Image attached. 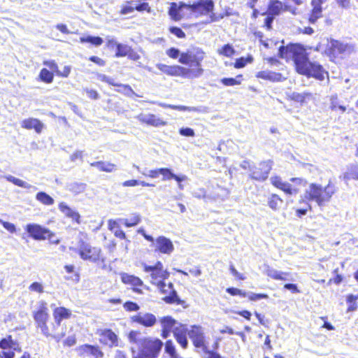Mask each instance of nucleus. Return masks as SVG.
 <instances>
[{
  "mask_svg": "<svg viewBox=\"0 0 358 358\" xmlns=\"http://www.w3.org/2000/svg\"><path fill=\"white\" fill-rule=\"evenodd\" d=\"M172 109L178 110L180 111L198 112V113H201V112L204 111L201 108L190 107V106H176V105H173Z\"/></svg>",
  "mask_w": 358,
  "mask_h": 358,
  "instance_id": "nucleus-43",
  "label": "nucleus"
},
{
  "mask_svg": "<svg viewBox=\"0 0 358 358\" xmlns=\"http://www.w3.org/2000/svg\"><path fill=\"white\" fill-rule=\"evenodd\" d=\"M336 190L335 185L331 182L325 187L311 183L306 190L305 197L308 200L315 201L318 206H323L330 201Z\"/></svg>",
  "mask_w": 358,
  "mask_h": 358,
  "instance_id": "nucleus-4",
  "label": "nucleus"
},
{
  "mask_svg": "<svg viewBox=\"0 0 358 358\" xmlns=\"http://www.w3.org/2000/svg\"><path fill=\"white\" fill-rule=\"evenodd\" d=\"M252 60H253V58L252 56H249L247 58L241 57L236 60V62L234 64V67L236 69L243 68L246 65L247 63H251L252 62Z\"/></svg>",
  "mask_w": 358,
  "mask_h": 358,
  "instance_id": "nucleus-46",
  "label": "nucleus"
},
{
  "mask_svg": "<svg viewBox=\"0 0 358 358\" xmlns=\"http://www.w3.org/2000/svg\"><path fill=\"white\" fill-rule=\"evenodd\" d=\"M78 252L83 260L96 262L99 259L101 249L92 247L84 241H80L78 245Z\"/></svg>",
  "mask_w": 358,
  "mask_h": 358,
  "instance_id": "nucleus-9",
  "label": "nucleus"
},
{
  "mask_svg": "<svg viewBox=\"0 0 358 358\" xmlns=\"http://www.w3.org/2000/svg\"><path fill=\"white\" fill-rule=\"evenodd\" d=\"M80 41L81 43H90L95 46H99L103 43V39L101 37L92 36L81 37Z\"/></svg>",
  "mask_w": 358,
  "mask_h": 358,
  "instance_id": "nucleus-41",
  "label": "nucleus"
},
{
  "mask_svg": "<svg viewBox=\"0 0 358 358\" xmlns=\"http://www.w3.org/2000/svg\"><path fill=\"white\" fill-rule=\"evenodd\" d=\"M100 342L109 347L117 345V337L110 329L103 330L100 335Z\"/></svg>",
  "mask_w": 358,
  "mask_h": 358,
  "instance_id": "nucleus-21",
  "label": "nucleus"
},
{
  "mask_svg": "<svg viewBox=\"0 0 358 358\" xmlns=\"http://www.w3.org/2000/svg\"><path fill=\"white\" fill-rule=\"evenodd\" d=\"M21 126L27 129H34L37 134H41L44 128L43 123L36 118L25 119L22 121Z\"/></svg>",
  "mask_w": 358,
  "mask_h": 358,
  "instance_id": "nucleus-23",
  "label": "nucleus"
},
{
  "mask_svg": "<svg viewBox=\"0 0 358 358\" xmlns=\"http://www.w3.org/2000/svg\"><path fill=\"white\" fill-rule=\"evenodd\" d=\"M136 119L142 123L155 127L165 126L167 124L166 121L150 113H141L136 117Z\"/></svg>",
  "mask_w": 358,
  "mask_h": 358,
  "instance_id": "nucleus-12",
  "label": "nucleus"
},
{
  "mask_svg": "<svg viewBox=\"0 0 358 358\" xmlns=\"http://www.w3.org/2000/svg\"><path fill=\"white\" fill-rule=\"evenodd\" d=\"M279 189L282 190L283 192H285L286 194H293L297 193L296 189H293L292 187V185L289 183L286 182H285L284 184H282L281 187H280Z\"/></svg>",
  "mask_w": 358,
  "mask_h": 358,
  "instance_id": "nucleus-53",
  "label": "nucleus"
},
{
  "mask_svg": "<svg viewBox=\"0 0 358 358\" xmlns=\"http://www.w3.org/2000/svg\"><path fill=\"white\" fill-rule=\"evenodd\" d=\"M156 66L159 70L169 76H177L178 66H168L164 64H157Z\"/></svg>",
  "mask_w": 358,
  "mask_h": 358,
  "instance_id": "nucleus-38",
  "label": "nucleus"
},
{
  "mask_svg": "<svg viewBox=\"0 0 358 358\" xmlns=\"http://www.w3.org/2000/svg\"><path fill=\"white\" fill-rule=\"evenodd\" d=\"M165 353L162 358H181L176 353L175 347L171 341H166L165 344Z\"/></svg>",
  "mask_w": 358,
  "mask_h": 358,
  "instance_id": "nucleus-34",
  "label": "nucleus"
},
{
  "mask_svg": "<svg viewBox=\"0 0 358 358\" xmlns=\"http://www.w3.org/2000/svg\"><path fill=\"white\" fill-rule=\"evenodd\" d=\"M159 174L163 176V180L173 179L174 173H172L171 170L168 168L159 169Z\"/></svg>",
  "mask_w": 358,
  "mask_h": 358,
  "instance_id": "nucleus-49",
  "label": "nucleus"
},
{
  "mask_svg": "<svg viewBox=\"0 0 358 358\" xmlns=\"http://www.w3.org/2000/svg\"><path fill=\"white\" fill-rule=\"evenodd\" d=\"M29 289L38 293H42L43 292V286L41 283L35 282L30 285Z\"/></svg>",
  "mask_w": 358,
  "mask_h": 358,
  "instance_id": "nucleus-55",
  "label": "nucleus"
},
{
  "mask_svg": "<svg viewBox=\"0 0 358 358\" xmlns=\"http://www.w3.org/2000/svg\"><path fill=\"white\" fill-rule=\"evenodd\" d=\"M324 0H312L311 6L313 7L308 21L311 24H315L318 19L322 17V4Z\"/></svg>",
  "mask_w": 358,
  "mask_h": 358,
  "instance_id": "nucleus-17",
  "label": "nucleus"
},
{
  "mask_svg": "<svg viewBox=\"0 0 358 358\" xmlns=\"http://www.w3.org/2000/svg\"><path fill=\"white\" fill-rule=\"evenodd\" d=\"M86 184L83 182H71L67 185L69 191L75 194H78L83 192L85 190Z\"/></svg>",
  "mask_w": 358,
  "mask_h": 358,
  "instance_id": "nucleus-36",
  "label": "nucleus"
},
{
  "mask_svg": "<svg viewBox=\"0 0 358 358\" xmlns=\"http://www.w3.org/2000/svg\"><path fill=\"white\" fill-rule=\"evenodd\" d=\"M140 335L136 331H131L129 335L131 342L141 345L138 358H157L163 343L159 339L139 338Z\"/></svg>",
  "mask_w": 358,
  "mask_h": 358,
  "instance_id": "nucleus-2",
  "label": "nucleus"
},
{
  "mask_svg": "<svg viewBox=\"0 0 358 358\" xmlns=\"http://www.w3.org/2000/svg\"><path fill=\"white\" fill-rule=\"evenodd\" d=\"M170 32L176 35L178 38H182L185 37V32L179 27H172L170 28Z\"/></svg>",
  "mask_w": 358,
  "mask_h": 358,
  "instance_id": "nucleus-57",
  "label": "nucleus"
},
{
  "mask_svg": "<svg viewBox=\"0 0 358 358\" xmlns=\"http://www.w3.org/2000/svg\"><path fill=\"white\" fill-rule=\"evenodd\" d=\"M136 10L138 11H143L147 10L148 13L150 12V8L149 6V4L148 3H141L138 2V4H136V7H135Z\"/></svg>",
  "mask_w": 358,
  "mask_h": 358,
  "instance_id": "nucleus-61",
  "label": "nucleus"
},
{
  "mask_svg": "<svg viewBox=\"0 0 358 358\" xmlns=\"http://www.w3.org/2000/svg\"><path fill=\"white\" fill-rule=\"evenodd\" d=\"M247 296H248L251 301H258L262 299H267L268 297L267 294H255L252 292L247 293Z\"/></svg>",
  "mask_w": 358,
  "mask_h": 358,
  "instance_id": "nucleus-54",
  "label": "nucleus"
},
{
  "mask_svg": "<svg viewBox=\"0 0 358 358\" xmlns=\"http://www.w3.org/2000/svg\"><path fill=\"white\" fill-rule=\"evenodd\" d=\"M136 169L138 171L141 172L140 169L138 166H136ZM142 174L145 176H148L152 178H158L160 172L159 169H155V170H145L143 171H141Z\"/></svg>",
  "mask_w": 358,
  "mask_h": 358,
  "instance_id": "nucleus-48",
  "label": "nucleus"
},
{
  "mask_svg": "<svg viewBox=\"0 0 358 358\" xmlns=\"http://www.w3.org/2000/svg\"><path fill=\"white\" fill-rule=\"evenodd\" d=\"M203 69L202 67L188 69L182 66H178L177 76H182L187 78H197L201 77L203 73Z\"/></svg>",
  "mask_w": 358,
  "mask_h": 358,
  "instance_id": "nucleus-16",
  "label": "nucleus"
},
{
  "mask_svg": "<svg viewBox=\"0 0 358 358\" xmlns=\"http://www.w3.org/2000/svg\"><path fill=\"white\" fill-rule=\"evenodd\" d=\"M282 8L283 4L281 1L278 0H271L268 3L267 12L262 15L268 14L273 16L278 15L282 10Z\"/></svg>",
  "mask_w": 358,
  "mask_h": 358,
  "instance_id": "nucleus-28",
  "label": "nucleus"
},
{
  "mask_svg": "<svg viewBox=\"0 0 358 358\" xmlns=\"http://www.w3.org/2000/svg\"><path fill=\"white\" fill-rule=\"evenodd\" d=\"M167 55L173 59L178 58L179 56L180 57V51L178 49L175 48H171L167 50Z\"/></svg>",
  "mask_w": 358,
  "mask_h": 358,
  "instance_id": "nucleus-62",
  "label": "nucleus"
},
{
  "mask_svg": "<svg viewBox=\"0 0 358 358\" xmlns=\"http://www.w3.org/2000/svg\"><path fill=\"white\" fill-rule=\"evenodd\" d=\"M5 178L8 181L13 182L14 185H15L17 186H19V187H23L25 189H33L34 190L36 189V187L35 186H33L32 185H31L22 180L17 178L13 176H10V175L6 176Z\"/></svg>",
  "mask_w": 358,
  "mask_h": 358,
  "instance_id": "nucleus-33",
  "label": "nucleus"
},
{
  "mask_svg": "<svg viewBox=\"0 0 358 358\" xmlns=\"http://www.w3.org/2000/svg\"><path fill=\"white\" fill-rule=\"evenodd\" d=\"M187 331V329L185 325H180V327H176L173 331L176 339L183 348H186L188 345L186 337Z\"/></svg>",
  "mask_w": 358,
  "mask_h": 358,
  "instance_id": "nucleus-25",
  "label": "nucleus"
},
{
  "mask_svg": "<svg viewBox=\"0 0 358 358\" xmlns=\"http://www.w3.org/2000/svg\"><path fill=\"white\" fill-rule=\"evenodd\" d=\"M259 78L270 80L272 82H280L285 78L282 77L280 73H275L271 71H262L257 73L256 76Z\"/></svg>",
  "mask_w": 358,
  "mask_h": 358,
  "instance_id": "nucleus-27",
  "label": "nucleus"
},
{
  "mask_svg": "<svg viewBox=\"0 0 358 358\" xmlns=\"http://www.w3.org/2000/svg\"><path fill=\"white\" fill-rule=\"evenodd\" d=\"M215 4L213 0H197L192 3H187V9L190 11L189 16H194L196 18L202 16H210L213 11Z\"/></svg>",
  "mask_w": 358,
  "mask_h": 358,
  "instance_id": "nucleus-5",
  "label": "nucleus"
},
{
  "mask_svg": "<svg viewBox=\"0 0 358 358\" xmlns=\"http://www.w3.org/2000/svg\"><path fill=\"white\" fill-rule=\"evenodd\" d=\"M193 196L198 199H204L206 196V192L204 189H199L193 192Z\"/></svg>",
  "mask_w": 358,
  "mask_h": 358,
  "instance_id": "nucleus-64",
  "label": "nucleus"
},
{
  "mask_svg": "<svg viewBox=\"0 0 358 358\" xmlns=\"http://www.w3.org/2000/svg\"><path fill=\"white\" fill-rule=\"evenodd\" d=\"M188 335L196 347L202 348L205 346L203 331L201 327H192V329L188 331Z\"/></svg>",
  "mask_w": 358,
  "mask_h": 358,
  "instance_id": "nucleus-15",
  "label": "nucleus"
},
{
  "mask_svg": "<svg viewBox=\"0 0 358 358\" xmlns=\"http://www.w3.org/2000/svg\"><path fill=\"white\" fill-rule=\"evenodd\" d=\"M26 231L30 236L35 240H51L54 234L48 229H45L37 224H29L26 226Z\"/></svg>",
  "mask_w": 358,
  "mask_h": 358,
  "instance_id": "nucleus-11",
  "label": "nucleus"
},
{
  "mask_svg": "<svg viewBox=\"0 0 358 358\" xmlns=\"http://www.w3.org/2000/svg\"><path fill=\"white\" fill-rule=\"evenodd\" d=\"M0 222L3 224V227L10 233H14L15 231V226L13 224L8 222H3L1 220Z\"/></svg>",
  "mask_w": 358,
  "mask_h": 358,
  "instance_id": "nucleus-63",
  "label": "nucleus"
},
{
  "mask_svg": "<svg viewBox=\"0 0 358 358\" xmlns=\"http://www.w3.org/2000/svg\"><path fill=\"white\" fill-rule=\"evenodd\" d=\"M0 348L8 350V352L20 351L19 343L13 339L12 336L8 335L0 341Z\"/></svg>",
  "mask_w": 358,
  "mask_h": 358,
  "instance_id": "nucleus-22",
  "label": "nucleus"
},
{
  "mask_svg": "<svg viewBox=\"0 0 358 358\" xmlns=\"http://www.w3.org/2000/svg\"><path fill=\"white\" fill-rule=\"evenodd\" d=\"M270 181L271 182V184L275 186V187L277 188H280L281 187V186L282 185V184H284L285 182H283L281 179V178L280 176H272L271 178H270Z\"/></svg>",
  "mask_w": 358,
  "mask_h": 358,
  "instance_id": "nucleus-58",
  "label": "nucleus"
},
{
  "mask_svg": "<svg viewBox=\"0 0 358 358\" xmlns=\"http://www.w3.org/2000/svg\"><path fill=\"white\" fill-rule=\"evenodd\" d=\"M265 273L268 277H270L274 280H278V278H281L278 274L279 271L274 269L270 266H267Z\"/></svg>",
  "mask_w": 358,
  "mask_h": 358,
  "instance_id": "nucleus-52",
  "label": "nucleus"
},
{
  "mask_svg": "<svg viewBox=\"0 0 358 358\" xmlns=\"http://www.w3.org/2000/svg\"><path fill=\"white\" fill-rule=\"evenodd\" d=\"M91 166L97 168L101 171L111 173L116 170V165L107 162H95L90 164Z\"/></svg>",
  "mask_w": 358,
  "mask_h": 358,
  "instance_id": "nucleus-30",
  "label": "nucleus"
},
{
  "mask_svg": "<svg viewBox=\"0 0 358 358\" xmlns=\"http://www.w3.org/2000/svg\"><path fill=\"white\" fill-rule=\"evenodd\" d=\"M279 55L281 58L292 59L296 71L308 77H314L323 80L328 76L321 65L312 63L308 60L307 53L303 47L299 44H290L281 46L279 48Z\"/></svg>",
  "mask_w": 358,
  "mask_h": 358,
  "instance_id": "nucleus-1",
  "label": "nucleus"
},
{
  "mask_svg": "<svg viewBox=\"0 0 358 358\" xmlns=\"http://www.w3.org/2000/svg\"><path fill=\"white\" fill-rule=\"evenodd\" d=\"M348 44L343 43L336 40H331L329 43V50L334 56L344 53L350 50Z\"/></svg>",
  "mask_w": 358,
  "mask_h": 358,
  "instance_id": "nucleus-26",
  "label": "nucleus"
},
{
  "mask_svg": "<svg viewBox=\"0 0 358 358\" xmlns=\"http://www.w3.org/2000/svg\"><path fill=\"white\" fill-rule=\"evenodd\" d=\"M150 247L154 248L156 252L164 255H171L174 250V245L172 241L164 236H160L156 239L153 238Z\"/></svg>",
  "mask_w": 358,
  "mask_h": 358,
  "instance_id": "nucleus-10",
  "label": "nucleus"
},
{
  "mask_svg": "<svg viewBox=\"0 0 358 358\" xmlns=\"http://www.w3.org/2000/svg\"><path fill=\"white\" fill-rule=\"evenodd\" d=\"M59 209L63 214L65 215V216L72 219V220L75 221L77 224L80 223V214L76 210L71 208L64 202H61L59 204Z\"/></svg>",
  "mask_w": 358,
  "mask_h": 358,
  "instance_id": "nucleus-24",
  "label": "nucleus"
},
{
  "mask_svg": "<svg viewBox=\"0 0 358 358\" xmlns=\"http://www.w3.org/2000/svg\"><path fill=\"white\" fill-rule=\"evenodd\" d=\"M40 78L43 82L50 83L53 80V74L46 69H41L40 72Z\"/></svg>",
  "mask_w": 358,
  "mask_h": 358,
  "instance_id": "nucleus-44",
  "label": "nucleus"
},
{
  "mask_svg": "<svg viewBox=\"0 0 358 358\" xmlns=\"http://www.w3.org/2000/svg\"><path fill=\"white\" fill-rule=\"evenodd\" d=\"M224 17L223 15H217L213 11H212L210 16L204 22L205 24H210L214 22H217Z\"/></svg>",
  "mask_w": 358,
  "mask_h": 358,
  "instance_id": "nucleus-56",
  "label": "nucleus"
},
{
  "mask_svg": "<svg viewBox=\"0 0 358 358\" xmlns=\"http://www.w3.org/2000/svg\"><path fill=\"white\" fill-rule=\"evenodd\" d=\"M122 280L125 284H130L134 286H141L143 285V281L139 278L127 273H124L122 275Z\"/></svg>",
  "mask_w": 358,
  "mask_h": 358,
  "instance_id": "nucleus-35",
  "label": "nucleus"
},
{
  "mask_svg": "<svg viewBox=\"0 0 358 358\" xmlns=\"http://www.w3.org/2000/svg\"><path fill=\"white\" fill-rule=\"evenodd\" d=\"M132 320L145 327H152L156 322V317L151 313H140L132 317Z\"/></svg>",
  "mask_w": 358,
  "mask_h": 358,
  "instance_id": "nucleus-20",
  "label": "nucleus"
},
{
  "mask_svg": "<svg viewBox=\"0 0 358 358\" xmlns=\"http://www.w3.org/2000/svg\"><path fill=\"white\" fill-rule=\"evenodd\" d=\"M242 76H238L236 78H224L221 80V83L226 86H234L236 85L241 84V80H238V78H241Z\"/></svg>",
  "mask_w": 358,
  "mask_h": 358,
  "instance_id": "nucleus-47",
  "label": "nucleus"
},
{
  "mask_svg": "<svg viewBox=\"0 0 358 358\" xmlns=\"http://www.w3.org/2000/svg\"><path fill=\"white\" fill-rule=\"evenodd\" d=\"M205 52L201 48H192L180 54L179 62L196 68L201 67V62L205 57Z\"/></svg>",
  "mask_w": 358,
  "mask_h": 358,
  "instance_id": "nucleus-6",
  "label": "nucleus"
},
{
  "mask_svg": "<svg viewBox=\"0 0 358 358\" xmlns=\"http://www.w3.org/2000/svg\"><path fill=\"white\" fill-rule=\"evenodd\" d=\"M144 271L146 273H150L151 276V282L155 285H157L158 282L160 280L164 281L165 279L168 278L169 276V273L168 271H158L152 268V266H148L146 264H143Z\"/></svg>",
  "mask_w": 358,
  "mask_h": 358,
  "instance_id": "nucleus-14",
  "label": "nucleus"
},
{
  "mask_svg": "<svg viewBox=\"0 0 358 358\" xmlns=\"http://www.w3.org/2000/svg\"><path fill=\"white\" fill-rule=\"evenodd\" d=\"M115 86L119 87L117 90H116L117 92L122 93L129 97H131L133 95H136L129 85L117 83V85Z\"/></svg>",
  "mask_w": 358,
  "mask_h": 358,
  "instance_id": "nucleus-40",
  "label": "nucleus"
},
{
  "mask_svg": "<svg viewBox=\"0 0 358 358\" xmlns=\"http://www.w3.org/2000/svg\"><path fill=\"white\" fill-rule=\"evenodd\" d=\"M273 164L271 159L262 161L257 165L252 163L251 173H249L250 178L258 182L265 181L272 169Z\"/></svg>",
  "mask_w": 358,
  "mask_h": 358,
  "instance_id": "nucleus-7",
  "label": "nucleus"
},
{
  "mask_svg": "<svg viewBox=\"0 0 358 358\" xmlns=\"http://www.w3.org/2000/svg\"><path fill=\"white\" fill-rule=\"evenodd\" d=\"M343 179L345 181L350 180H358V164H353L348 167L347 171L343 174Z\"/></svg>",
  "mask_w": 358,
  "mask_h": 358,
  "instance_id": "nucleus-32",
  "label": "nucleus"
},
{
  "mask_svg": "<svg viewBox=\"0 0 358 358\" xmlns=\"http://www.w3.org/2000/svg\"><path fill=\"white\" fill-rule=\"evenodd\" d=\"M157 288L166 296L163 300L167 303H176L178 305H183L185 301L181 300L178 296L177 292L173 289L172 283L166 285L164 281L160 280L157 282Z\"/></svg>",
  "mask_w": 358,
  "mask_h": 358,
  "instance_id": "nucleus-8",
  "label": "nucleus"
},
{
  "mask_svg": "<svg viewBox=\"0 0 358 358\" xmlns=\"http://www.w3.org/2000/svg\"><path fill=\"white\" fill-rule=\"evenodd\" d=\"M179 133L180 135L184 136H194L195 134L192 129L186 127V128H181L179 130Z\"/></svg>",
  "mask_w": 358,
  "mask_h": 358,
  "instance_id": "nucleus-60",
  "label": "nucleus"
},
{
  "mask_svg": "<svg viewBox=\"0 0 358 358\" xmlns=\"http://www.w3.org/2000/svg\"><path fill=\"white\" fill-rule=\"evenodd\" d=\"M162 327V336L167 338L171 331L173 332L176 327H180V324L178 323L170 316L164 317L160 320Z\"/></svg>",
  "mask_w": 358,
  "mask_h": 358,
  "instance_id": "nucleus-13",
  "label": "nucleus"
},
{
  "mask_svg": "<svg viewBox=\"0 0 358 358\" xmlns=\"http://www.w3.org/2000/svg\"><path fill=\"white\" fill-rule=\"evenodd\" d=\"M124 308L127 311H136L139 309L137 303L132 301H127L124 304Z\"/></svg>",
  "mask_w": 358,
  "mask_h": 358,
  "instance_id": "nucleus-59",
  "label": "nucleus"
},
{
  "mask_svg": "<svg viewBox=\"0 0 358 358\" xmlns=\"http://www.w3.org/2000/svg\"><path fill=\"white\" fill-rule=\"evenodd\" d=\"M71 312L70 310L64 308L59 307L56 308L53 312V316L55 324H52L53 329L55 331L56 328L59 327L61 324V322L64 319H68L70 317Z\"/></svg>",
  "mask_w": 358,
  "mask_h": 358,
  "instance_id": "nucleus-19",
  "label": "nucleus"
},
{
  "mask_svg": "<svg viewBox=\"0 0 358 358\" xmlns=\"http://www.w3.org/2000/svg\"><path fill=\"white\" fill-rule=\"evenodd\" d=\"M36 199L45 206H51L54 203V199L44 192L37 193Z\"/></svg>",
  "mask_w": 358,
  "mask_h": 358,
  "instance_id": "nucleus-37",
  "label": "nucleus"
},
{
  "mask_svg": "<svg viewBox=\"0 0 358 358\" xmlns=\"http://www.w3.org/2000/svg\"><path fill=\"white\" fill-rule=\"evenodd\" d=\"M218 52L220 55H222L225 57H230L235 53V50L232 45H231L230 44H227L224 45L222 48V49L219 50Z\"/></svg>",
  "mask_w": 358,
  "mask_h": 358,
  "instance_id": "nucleus-45",
  "label": "nucleus"
},
{
  "mask_svg": "<svg viewBox=\"0 0 358 358\" xmlns=\"http://www.w3.org/2000/svg\"><path fill=\"white\" fill-rule=\"evenodd\" d=\"M227 292L232 296L239 295L243 297L247 296V293L241 289L235 287H229L226 289Z\"/></svg>",
  "mask_w": 358,
  "mask_h": 358,
  "instance_id": "nucleus-50",
  "label": "nucleus"
},
{
  "mask_svg": "<svg viewBox=\"0 0 358 358\" xmlns=\"http://www.w3.org/2000/svg\"><path fill=\"white\" fill-rule=\"evenodd\" d=\"M119 221L127 227H134L141 222V217L138 214H133L129 218L119 219Z\"/></svg>",
  "mask_w": 358,
  "mask_h": 358,
  "instance_id": "nucleus-39",
  "label": "nucleus"
},
{
  "mask_svg": "<svg viewBox=\"0 0 358 358\" xmlns=\"http://www.w3.org/2000/svg\"><path fill=\"white\" fill-rule=\"evenodd\" d=\"M97 78H98V80H99L102 82L106 83L113 86L117 85V83H115V80L113 78L108 77L104 74H101V73L98 74Z\"/></svg>",
  "mask_w": 358,
  "mask_h": 358,
  "instance_id": "nucleus-51",
  "label": "nucleus"
},
{
  "mask_svg": "<svg viewBox=\"0 0 358 358\" xmlns=\"http://www.w3.org/2000/svg\"><path fill=\"white\" fill-rule=\"evenodd\" d=\"M267 204L271 209L278 211L283 204V200L278 194H272L268 197Z\"/></svg>",
  "mask_w": 358,
  "mask_h": 358,
  "instance_id": "nucleus-29",
  "label": "nucleus"
},
{
  "mask_svg": "<svg viewBox=\"0 0 358 358\" xmlns=\"http://www.w3.org/2000/svg\"><path fill=\"white\" fill-rule=\"evenodd\" d=\"M184 8L187 9V3L184 2L177 3H171V7L169 10V14L171 16V19L175 21H179L182 18L185 17V14L182 13V11Z\"/></svg>",
  "mask_w": 358,
  "mask_h": 358,
  "instance_id": "nucleus-18",
  "label": "nucleus"
},
{
  "mask_svg": "<svg viewBox=\"0 0 358 358\" xmlns=\"http://www.w3.org/2000/svg\"><path fill=\"white\" fill-rule=\"evenodd\" d=\"M117 52L115 56L117 57L127 56L129 53L131 47L127 45L121 43L117 44Z\"/></svg>",
  "mask_w": 358,
  "mask_h": 358,
  "instance_id": "nucleus-42",
  "label": "nucleus"
},
{
  "mask_svg": "<svg viewBox=\"0 0 358 358\" xmlns=\"http://www.w3.org/2000/svg\"><path fill=\"white\" fill-rule=\"evenodd\" d=\"M80 349L85 353H90L94 356L95 358H102L103 357V353L96 346L85 344L80 346Z\"/></svg>",
  "mask_w": 358,
  "mask_h": 358,
  "instance_id": "nucleus-31",
  "label": "nucleus"
},
{
  "mask_svg": "<svg viewBox=\"0 0 358 358\" xmlns=\"http://www.w3.org/2000/svg\"><path fill=\"white\" fill-rule=\"evenodd\" d=\"M34 319L37 324V327L41 329V333L45 336L52 337L57 342H59L64 336V333H56L52 326L51 329H49L47 325L49 314L47 303L44 301H41L38 303V309L34 313Z\"/></svg>",
  "mask_w": 358,
  "mask_h": 358,
  "instance_id": "nucleus-3",
  "label": "nucleus"
}]
</instances>
